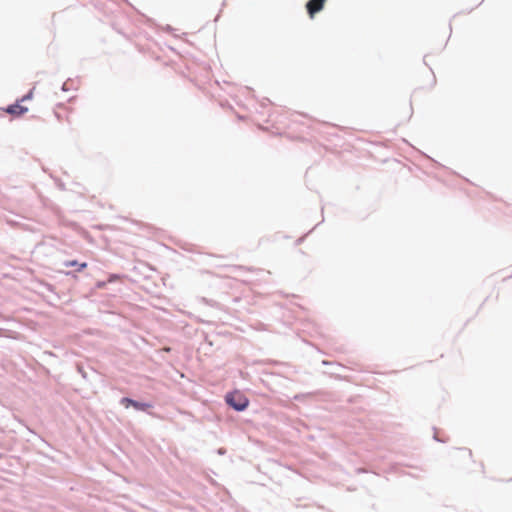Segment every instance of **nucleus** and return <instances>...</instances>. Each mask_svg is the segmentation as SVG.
Listing matches in <instances>:
<instances>
[{"mask_svg":"<svg viewBox=\"0 0 512 512\" xmlns=\"http://www.w3.org/2000/svg\"><path fill=\"white\" fill-rule=\"evenodd\" d=\"M5 111L13 116L19 117L25 114L28 111V108L22 106L20 102H18L16 104L8 106Z\"/></svg>","mask_w":512,"mask_h":512,"instance_id":"5","label":"nucleus"},{"mask_svg":"<svg viewBox=\"0 0 512 512\" xmlns=\"http://www.w3.org/2000/svg\"><path fill=\"white\" fill-rule=\"evenodd\" d=\"M227 404L236 411H243L249 405V399L240 391L228 393L225 397Z\"/></svg>","mask_w":512,"mask_h":512,"instance_id":"1","label":"nucleus"},{"mask_svg":"<svg viewBox=\"0 0 512 512\" xmlns=\"http://www.w3.org/2000/svg\"><path fill=\"white\" fill-rule=\"evenodd\" d=\"M325 2L326 0H309L307 2L306 9L310 18H313L316 13L323 9Z\"/></svg>","mask_w":512,"mask_h":512,"instance_id":"2","label":"nucleus"},{"mask_svg":"<svg viewBox=\"0 0 512 512\" xmlns=\"http://www.w3.org/2000/svg\"><path fill=\"white\" fill-rule=\"evenodd\" d=\"M32 95H33V92H32V91H30L27 95L23 96V97L19 100V102L21 103V102H24V101H26V100H30V99L32 98Z\"/></svg>","mask_w":512,"mask_h":512,"instance_id":"7","label":"nucleus"},{"mask_svg":"<svg viewBox=\"0 0 512 512\" xmlns=\"http://www.w3.org/2000/svg\"><path fill=\"white\" fill-rule=\"evenodd\" d=\"M121 404L125 408H129L130 406H132L135 409L142 410V411H145L151 407V404H149V403H140V402H137L135 400H132V399L126 398V397L121 399Z\"/></svg>","mask_w":512,"mask_h":512,"instance_id":"3","label":"nucleus"},{"mask_svg":"<svg viewBox=\"0 0 512 512\" xmlns=\"http://www.w3.org/2000/svg\"><path fill=\"white\" fill-rule=\"evenodd\" d=\"M472 452L467 448H458L453 453V458L455 461L459 462H467L471 459Z\"/></svg>","mask_w":512,"mask_h":512,"instance_id":"4","label":"nucleus"},{"mask_svg":"<svg viewBox=\"0 0 512 512\" xmlns=\"http://www.w3.org/2000/svg\"><path fill=\"white\" fill-rule=\"evenodd\" d=\"M64 265L66 267H74V266H77L78 267V271H81L83 269H85L87 267V263L86 262H83V263H78L76 260H68V261H65L64 262Z\"/></svg>","mask_w":512,"mask_h":512,"instance_id":"6","label":"nucleus"}]
</instances>
